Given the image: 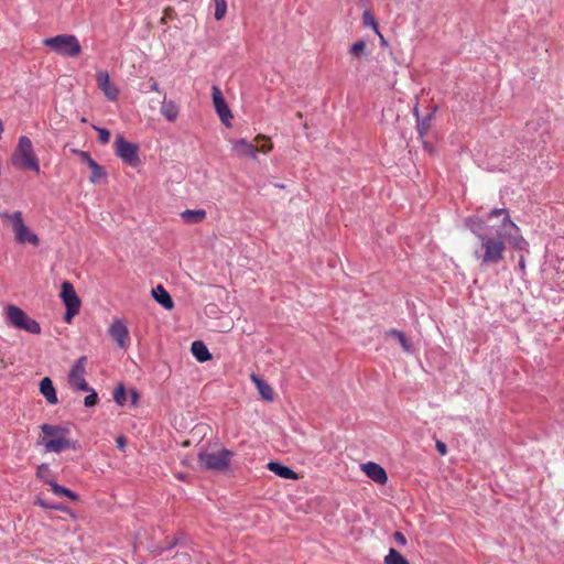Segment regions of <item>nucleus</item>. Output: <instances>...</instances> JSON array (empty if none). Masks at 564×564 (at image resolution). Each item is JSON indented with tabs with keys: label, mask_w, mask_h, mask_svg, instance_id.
<instances>
[{
	"label": "nucleus",
	"mask_w": 564,
	"mask_h": 564,
	"mask_svg": "<svg viewBox=\"0 0 564 564\" xmlns=\"http://www.w3.org/2000/svg\"><path fill=\"white\" fill-rule=\"evenodd\" d=\"M501 218L496 235L480 236V247L476 250V257L481 264H497L503 259L506 245L518 250H527L529 243L523 238L520 228L511 220L507 208H496L488 214V220Z\"/></svg>",
	"instance_id": "obj_1"
},
{
	"label": "nucleus",
	"mask_w": 564,
	"mask_h": 564,
	"mask_svg": "<svg viewBox=\"0 0 564 564\" xmlns=\"http://www.w3.org/2000/svg\"><path fill=\"white\" fill-rule=\"evenodd\" d=\"M42 436L39 443L44 446L45 453L59 454L65 449H75L76 443L67 436L69 430L62 425L42 424Z\"/></svg>",
	"instance_id": "obj_2"
},
{
	"label": "nucleus",
	"mask_w": 564,
	"mask_h": 564,
	"mask_svg": "<svg viewBox=\"0 0 564 564\" xmlns=\"http://www.w3.org/2000/svg\"><path fill=\"white\" fill-rule=\"evenodd\" d=\"M12 164L22 170H31L40 173V164L33 151L30 138L22 135L19 138L18 145L11 156Z\"/></svg>",
	"instance_id": "obj_3"
},
{
	"label": "nucleus",
	"mask_w": 564,
	"mask_h": 564,
	"mask_svg": "<svg viewBox=\"0 0 564 564\" xmlns=\"http://www.w3.org/2000/svg\"><path fill=\"white\" fill-rule=\"evenodd\" d=\"M234 453L225 447H209L198 454V463L205 469L224 471L228 468Z\"/></svg>",
	"instance_id": "obj_4"
},
{
	"label": "nucleus",
	"mask_w": 564,
	"mask_h": 564,
	"mask_svg": "<svg viewBox=\"0 0 564 564\" xmlns=\"http://www.w3.org/2000/svg\"><path fill=\"white\" fill-rule=\"evenodd\" d=\"M0 218L2 221L11 225L12 230L14 232L15 240L19 243H30L34 247H37L40 243V238L37 235L32 232L26 225L24 224L23 216L21 212H14L12 214L8 212L0 213Z\"/></svg>",
	"instance_id": "obj_5"
},
{
	"label": "nucleus",
	"mask_w": 564,
	"mask_h": 564,
	"mask_svg": "<svg viewBox=\"0 0 564 564\" xmlns=\"http://www.w3.org/2000/svg\"><path fill=\"white\" fill-rule=\"evenodd\" d=\"M254 142H263L260 145H256L252 142L247 141L246 139H238L232 142V151L240 158H251L257 159V154L263 153L268 154L273 150V143L270 137L265 134H258L254 138Z\"/></svg>",
	"instance_id": "obj_6"
},
{
	"label": "nucleus",
	"mask_w": 564,
	"mask_h": 564,
	"mask_svg": "<svg viewBox=\"0 0 564 564\" xmlns=\"http://www.w3.org/2000/svg\"><path fill=\"white\" fill-rule=\"evenodd\" d=\"M43 45L65 57H76L82 52L80 43L73 34H59L44 39Z\"/></svg>",
	"instance_id": "obj_7"
},
{
	"label": "nucleus",
	"mask_w": 564,
	"mask_h": 564,
	"mask_svg": "<svg viewBox=\"0 0 564 564\" xmlns=\"http://www.w3.org/2000/svg\"><path fill=\"white\" fill-rule=\"evenodd\" d=\"M4 314L9 326L34 335L41 333V325L19 306L13 304L6 306Z\"/></svg>",
	"instance_id": "obj_8"
},
{
	"label": "nucleus",
	"mask_w": 564,
	"mask_h": 564,
	"mask_svg": "<svg viewBox=\"0 0 564 564\" xmlns=\"http://www.w3.org/2000/svg\"><path fill=\"white\" fill-rule=\"evenodd\" d=\"M113 147H115L116 154L126 164H128V165H130L132 167H135L139 164V162H140V159H139V155H138L139 148H138L137 144L127 141L123 138V135L118 134L116 137Z\"/></svg>",
	"instance_id": "obj_9"
},
{
	"label": "nucleus",
	"mask_w": 564,
	"mask_h": 564,
	"mask_svg": "<svg viewBox=\"0 0 564 564\" xmlns=\"http://www.w3.org/2000/svg\"><path fill=\"white\" fill-rule=\"evenodd\" d=\"M86 361L87 358L82 356L77 359V361L73 365L69 373H68V383L72 389L88 391L90 387L88 386L85 375H86Z\"/></svg>",
	"instance_id": "obj_10"
},
{
	"label": "nucleus",
	"mask_w": 564,
	"mask_h": 564,
	"mask_svg": "<svg viewBox=\"0 0 564 564\" xmlns=\"http://www.w3.org/2000/svg\"><path fill=\"white\" fill-rule=\"evenodd\" d=\"M212 97L214 108L219 116L221 122L226 126H230V120L232 119V113L226 104V100L223 96L220 88L216 85L212 87Z\"/></svg>",
	"instance_id": "obj_11"
},
{
	"label": "nucleus",
	"mask_w": 564,
	"mask_h": 564,
	"mask_svg": "<svg viewBox=\"0 0 564 564\" xmlns=\"http://www.w3.org/2000/svg\"><path fill=\"white\" fill-rule=\"evenodd\" d=\"M96 82L98 88L105 94L107 99L115 101L118 99L119 89L110 82V76L107 70H99L96 74Z\"/></svg>",
	"instance_id": "obj_12"
},
{
	"label": "nucleus",
	"mask_w": 564,
	"mask_h": 564,
	"mask_svg": "<svg viewBox=\"0 0 564 564\" xmlns=\"http://www.w3.org/2000/svg\"><path fill=\"white\" fill-rule=\"evenodd\" d=\"M109 335L117 341L120 348H126L129 343V330L121 319H115L109 327Z\"/></svg>",
	"instance_id": "obj_13"
},
{
	"label": "nucleus",
	"mask_w": 564,
	"mask_h": 564,
	"mask_svg": "<svg viewBox=\"0 0 564 564\" xmlns=\"http://www.w3.org/2000/svg\"><path fill=\"white\" fill-rule=\"evenodd\" d=\"M361 470L368 478L378 485H386L388 481V475L383 467L373 462H368L361 465Z\"/></svg>",
	"instance_id": "obj_14"
},
{
	"label": "nucleus",
	"mask_w": 564,
	"mask_h": 564,
	"mask_svg": "<svg viewBox=\"0 0 564 564\" xmlns=\"http://www.w3.org/2000/svg\"><path fill=\"white\" fill-rule=\"evenodd\" d=\"M61 297L66 307L80 308V299L70 282L65 281L62 284Z\"/></svg>",
	"instance_id": "obj_15"
},
{
	"label": "nucleus",
	"mask_w": 564,
	"mask_h": 564,
	"mask_svg": "<svg viewBox=\"0 0 564 564\" xmlns=\"http://www.w3.org/2000/svg\"><path fill=\"white\" fill-rule=\"evenodd\" d=\"M160 112L169 122H174L178 118L180 106L174 100L167 99L166 95H164Z\"/></svg>",
	"instance_id": "obj_16"
},
{
	"label": "nucleus",
	"mask_w": 564,
	"mask_h": 564,
	"mask_svg": "<svg viewBox=\"0 0 564 564\" xmlns=\"http://www.w3.org/2000/svg\"><path fill=\"white\" fill-rule=\"evenodd\" d=\"M250 379L257 387V390L263 400L273 401L274 391L269 383L254 373L250 376Z\"/></svg>",
	"instance_id": "obj_17"
},
{
	"label": "nucleus",
	"mask_w": 564,
	"mask_h": 564,
	"mask_svg": "<svg viewBox=\"0 0 564 564\" xmlns=\"http://www.w3.org/2000/svg\"><path fill=\"white\" fill-rule=\"evenodd\" d=\"M40 392L45 398L47 403L56 404L58 402L56 390L53 386L52 380L48 377H45L41 380Z\"/></svg>",
	"instance_id": "obj_18"
},
{
	"label": "nucleus",
	"mask_w": 564,
	"mask_h": 564,
	"mask_svg": "<svg viewBox=\"0 0 564 564\" xmlns=\"http://www.w3.org/2000/svg\"><path fill=\"white\" fill-rule=\"evenodd\" d=\"M267 467L270 471L274 473L275 475L280 476L281 478L292 479V480L299 479L297 474L293 469L280 464L278 462H270L267 465Z\"/></svg>",
	"instance_id": "obj_19"
},
{
	"label": "nucleus",
	"mask_w": 564,
	"mask_h": 564,
	"mask_svg": "<svg viewBox=\"0 0 564 564\" xmlns=\"http://www.w3.org/2000/svg\"><path fill=\"white\" fill-rule=\"evenodd\" d=\"M152 296L165 310H172L174 307V303L171 295L162 285H156L155 288L152 289Z\"/></svg>",
	"instance_id": "obj_20"
},
{
	"label": "nucleus",
	"mask_w": 564,
	"mask_h": 564,
	"mask_svg": "<svg viewBox=\"0 0 564 564\" xmlns=\"http://www.w3.org/2000/svg\"><path fill=\"white\" fill-rule=\"evenodd\" d=\"M466 226L471 230L474 235H476L478 239H480V236L482 235H488V232H486L487 226L484 219H481L480 217L474 216L467 218Z\"/></svg>",
	"instance_id": "obj_21"
},
{
	"label": "nucleus",
	"mask_w": 564,
	"mask_h": 564,
	"mask_svg": "<svg viewBox=\"0 0 564 564\" xmlns=\"http://www.w3.org/2000/svg\"><path fill=\"white\" fill-rule=\"evenodd\" d=\"M192 354L199 362H205L212 359V354L203 341L196 340L192 344Z\"/></svg>",
	"instance_id": "obj_22"
},
{
	"label": "nucleus",
	"mask_w": 564,
	"mask_h": 564,
	"mask_svg": "<svg viewBox=\"0 0 564 564\" xmlns=\"http://www.w3.org/2000/svg\"><path fill=\"white\" fill-rule=\"evenodd\" d=\"M181 217L187 224H198L206 218V212L204 209H186Z\"/></svg>",
	"instance_id": "obj_23"
},
{
	"label": "nucleus",
	"mask_w": 564,
	"mask_h": 564,
	"mask_svg": "<svg viewBox=\"0 0 564 564\" xmlns=\"http://www.w3.org/2000/svg\"><path fill=\"white\" fill-rule=\"evenodd\" d=\"M88 167L91 170L89 181L93 184H100V183L106 182L107 173L101 165H99L96 161H94Z\"/></svg>",
	"instance_id": "obj_24"
},
{
	"label": "nucleus",
	"mask_w": 564,
	"mask_h": 564,
	"mask_svg": "<svg viewBox=\"0 0 564 564\" xmlns=\"http://www.w3.org/2000/svg\"><path fill=\"white\" fill-rule=\"evenodd\" d=\"M51 489L54 495L56 496H65L69 498L72 501H78L79 497L74 491L69 490L68 488L58 485L57 482L53 481L51 482Z\"/></svg>",
	"instance_id": "obj_25"
},
{
	"label": "nucleus",
	"mask_w": 564,
	"mask_h": 564,
	"mask_svg": "<svg viewBox=\"0 0 564 564\" xmlns=\"http://www.w3.org/2000/svg\"><path fill=\"white\" fill-rule=\"evenodd\" d=\"M383 562L384 564H410L409 561L393 547L389 550Z\"/></svg>",
	"instance_id": "obj_26"
},
{
	"label": "nucleus",
	"mask_w": 564,
	"mask_h": 564,
	"mask_svg": "<svg viewBox=\"0 0 564 564\" xmlns=\"http://www.w3.org/2000/svg\"><path fill=\"white\" fill-rule=\"evenodd\" d=\"M387 335L397 338L399 344L401 345V347L403 348V350L405 352L412 351V344L410 343V340L405 337V335L402 332H400L398 329H390L387 333Z\"/></svg>",
	"instance_id": "obj_27"
},
{
	"label": "nucleus",
	"mask_w": 564,
	"mask_h": 564,
	"mask_svg": "<svg viewBox=\"0 0 564 564\" xmlns=\"http://www.w3.org/2000/svg\"><path fill=\"white\" fill-rule=\"evenodd\" d=\"M36 477L50 486L51 482L54 481V479L51 477V469L46 464H42L37 467Z\"/></svg>",
	"instance_id": "obj_28"
},
{
	"label": "nucleus",
	"mask_w": 564,
	"mask_h": 564,
	"mask_svg": "<svg viewBox=\"0 0 564 564\" xmlns=\"http://www.w3.org/2000/svg\"><path fill=\"white\" fill-rule=\"evenodd\" d=\"M215 4V13L214 17L217 21H220L225 18L227 12V2L226 0H214Z\"/></svg>",
	"instance_id": "obj_29"
},
{
	"label": "nucleus",
	"mask_w": 564,
	"mask_h": 564,
	"mask_svg": "<svg viewBox=\"0 0 564 564\" xmlns=\"http://www.w3.org/2000/svg\"><path fill=\"white\" fill-rule=\"evenodd\" d=\"M362 20H364V24L366 26L372 28L377 34H380L379 28H378V22L370 11L367 10L364 12Z\"/></svg>",
	"instance_id": "obj_30"
},
{
	"label": "nucleus",
	"mask_w": 564,
	"mask_h": 564,
	"mask_svg": "<svg viewBox=\"0 0 564 564\" xmlns=\"http://www.w3.org/2000/svg\"><path fill=\"white\" fill-rule=\"evenodd\" d=\"M365 51H366V42L362 40L355 42L349 50L350 54L355 57L362 56L365 54Z\"/></svg>",
	"instance_id": "obj_31"
},
{
	"label": "nucleus",
	"mask_w": 564,
	"mask_h": 564,
	"mask_svg": "<svg viewBox=\"0 0 564 564\" xmlns=\"http://www.w3.org/2000/svg\"><path fill=\"white\" fill-rule=\"evenodd\" d=\"M430 127H431V117H426L422 120H417L416 129H417L420 138H423L427 133V131L430 130Z\"/></svg>",
	"instance_id": "obj_32"
},
{
	"label": "nucleus",
	"mask_w": 564,
	"mask_h": 564,
	"mask_svg": "<svg viewBox=\"0 0 564 564\" xmlns=\"http://www.w3.org/2000/svg\"><path fill=\"white\" fill-rule=\"evenodd\" d=\"M127 392L122 384L118 386L113 391V400L119 404L123 405L126 402Z\"/></svg>",
	"instance_id": "obj_33"
},
{
	"label": "nucleus",
	"mask_w": 564,
	"mask_h": 564,
	"mask_svg": "<svg viewBox=\"0 0 564 564\" xmlns=\"http://www.w3.org/2000/svg\"><path fill=\"white\" fill-rule=\"evenodd\" d=\"M87 392H90V393L88 395H86V398L84 400V404L88 408L96 405L98 402V394L96 393V391L93 388H90V390H88Z\"/></svg>",
	"instance_id": "obj_34"
},
{
	"label": "nucleus",
	"mask_w": 564,
	"mask_h": 564,
	"mask_svg": "<svg viewBox=\"0 0 564 564\" xmlns=\"http://www.w3.org/2000/svg\"><path fill=\"white\" fill-rule=\"evenodd\" d=\"M73 153H75L76 155H78L80 162L83 163H86L88 166L95 161L91 155L86 152V151H82V150H73Z\"/></svg>",
	"instance_id": "obj_35"
},
{
	"label": "nucleus",
	"mask_w": 564,
	"mask_h": 564,
	"mask_svg": "<svg viewBox=\"0 0 564 564\" xmlns=\"http://www.w3.org/2000/svg\"><path fill=\"white\" fill-rule=\"evenodd\" d=\"M98 131L99 141L107 144L110 140V131L106 128H95Z\"/></svg>",
	"instance_id": "obj_36"
},
{
	"label": "nucleus",
	"mask_w": 564,
	"mask_h": 564,
	"mask_svg": "<svg viewBox=\"0 0 564 564\" xmlns=\"http://www.w3.org/2000/svg\"><path fill=\"white\" fill-rule=\"evenodd\" d=\"M79 312V308H74V307H66V313H65V316H64V319L66 323H70L73 317L78 314Z\"/></svg>",
	"instance_id": "obj_37"
},
{
	"label": "nucleus",
	"mask_w": 564,
	"mask_h": 564,
	"mask_svg": "<svg viewBox=\"0 0 564 564\" xmlns=\"http://www.w3.org/2000/svg\"><path fill=\"white\" fill-rule=\"evenodd\" d=\"M393 538L398 544H400V545L406 544V538L402 532H400V531L394 532Z\"/></svg>",
	"instance_id": "obj_38"
},
{
	"label": "nucleus",
	"mask_w": 564,
	"mask_h": 564,
	"mask_svg": "<svg viewBox=\"0 0 564 564\" xmlns=\"http://www.w3.org/2000/svg\"><path fill=\"white\" fill-rule=\"evenodd\" d=\"M436 449L442 456L447 454V446L442 441L436 442Z\"/></svg>",
	"instance_id": "obj_39"
},
{
	"label": "nucleus",
	"mask_w": 564,
	"mask_h": 564,
	"mask_svg": "<svg viewBox=\"0 0 564 564\" xmlns=\"http://www.w3.org/2000/svg\"><path fill=\"white\" fill-rule=\"evenodd\" d=\"M116 443H117V447L120 449V451H123L124 447H126V437L124 436H118L116 438Z\"/></svg>",
	"instance_id": "obj_40"
},
{
	"label": "nucleus",
	"mask_w": 564,
	"mask_h": 564,
	"mask_svg": "<svg viewBox=\"0 0 564 564\" xmlns=\"http://www.w3.org/2000/svg\"><path fill=\"white\" fill-rule=\"evenodd\" d=\"M150 89L155 93H160V86L159 83L154 78H150Z\"/></svg>",
	"instance_id": "obj_41"
},
{
	"label": "nucleus",
	"mask_w": 564,
	"mask_h": 564,
	"mask_svg": "<svg viewBox=\"0 0 564 564\" xmlns=\"http://www.w3.org/2000/svg\"><path fill=\"white\" fill-rule=\"evenodd\" d=\"M130 398H131V403L133 405H135L138 403V400H139V394L135 390H131L130 391Z\"/></svg>",
	"instance_id": "obj_42"
},
{
	"label": "nucleus",
	"mask_w": 564,
	"mask_h": 564,
	"mask_svg": "<svg viewBox=\"0 0 564 564\" xmlns=\"http://www.w3.org/2000/svg\"><path fill=\"white\" fill-rule=\"evenodd\" d=\"M171 12H172V8H166L164 10V17L161 19V23H166V19H169Z\"/></svg>",
	"instance_id": "obj_43"
},
{
	"label": "nucleus",
	"mask_w": 564,
	"mask_h": 564,
	"mask_svg": "<svg viewBox=\"0 0 564 564\" xmlns=\"http://www.w3.org/2000/svg\"><path fill=\"white\" fill-rule=\"evenodd\" d=\"M519 265H520L522 269H524V261H523V259H522V258L520 259Z\"/></svg>",
	"instance_id": "obj_44"
},
{
	"label": "nucleus",
	"mask_w": 564,
	"mask_h": 564,
	"mask_svg": "<svg viewBox=\"0 0 564 564\" xmlns=\"http://www.w3.org/2000/svg\"><path fill=\"white\" fill-rule=\"evenodd\" d=\"M39 503H40L42 507H44V508H48V506H47V505H45L43 501H39Z\"/></svg>",
	"instance_id": "obj_45"
},
{
	"label": "nucleus",
	"mask_w": 564,
	"mask_h": 564,
	"mask_svg": "<svg viewBox=\"0 0 564 564\" xmlns=\"http://www.w3.org/2000/svg\"><path fill=\"white\" fill-rule=\"evenodd\" d=\"M296 116H297V118H302V113L301 112H297Z\"/></svg>",
	"instance_id": "obj_46"
}]
</instances>
